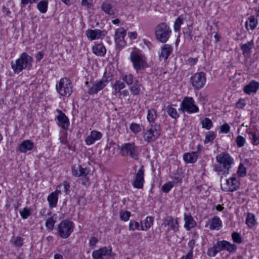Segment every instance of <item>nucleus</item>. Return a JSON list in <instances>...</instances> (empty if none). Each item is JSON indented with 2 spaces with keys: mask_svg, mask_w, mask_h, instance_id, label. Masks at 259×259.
<instances>
[{
  "mask_svg": "<svg viewBox=\"0 0 259 259\" xmlns=\"http://www.w3.org/2000/svg\"><path fill=\"white\" fill-rule=\"evenodd\" d=\"M216 160L218 163L214 165V170L222 174H228L234 162L233 158L228 153L223 152L217 156Z\"/></svg>",
  "mask_w": 259,
  "mask_h": 259,
  "instance_id": "f257e3e1",
  "label": "nucleus"
},
{
  "mask_svg": "<svg viewBox=\"0 0 259 259\" xmlns=\"http://www.w3.org/2000/svg\"><path fill=\"white\" fill-rule=\"evenodd\" d=\"M32 61V57L24 52L21 54L19 58L11 62V67L15 73H19L24 69L31 67Z\"/></svg>",
  "mask_w": 259,
  "mask_h": 259,
  "instance_id": "f03ea898",
  "label": "nucleus"
},
{
  "mask_svg": "<svg viewBox=\"0 0 259 259\" xmlns=\"http://www.w3.org/2000/svg\"><path fill=\"white\" fill-rule=\"evenodd\" d=\"M171 33L169 26L164 22L158 24L155 28V38L162 43H165L168 40Z\"/></svg>",
  "mask_w": 259,
  "mask_h": 259,
  "instance_id": "7ed1b4c3",
  "label": "nucleus"
},
{
  "mask_svg": "<svg viewBox=\"0 0 259 259\" xmlns=\"http://www.w3.org/2000/svg\"><path fill=\"white\" fill-rule=\"evenodd\" d=\"M161 134V127L159 124H155L152 125L150 128L144 130L143 137L145 142L150 143L154 142Z\"/></svg>",
  "mask_w": 259,
  "mask_h": 259,
  "instance_id": "20e7f679",
  "label": "nucleus"
},
{
  "mask_svg": "<svg viewBox=\"0 0 259 259\" xmlns=\"http://www.w3.org/2000/svg\"><path fill=\"white\" fill-rule=\"evenodd\" d=\"M57 92L62 96H69L72 92V85L70 79L63 77L56 85Z\"/></svg>",
  "mask_w": 259,
  "mask_h": 259,
  "instance_id": "39448f33",
  "label": "nucleus"
},
{
  "mask_svg": "<svg viewBox=\"0 0 259 259\" xmlns=\"http://www.w3.org/2000/svg\"><path fill=\"white\" fill-rule=\"evenodd\" d=\"M130 59L137 72L148 67L145 57L140 53L133 51L131 54Z\"/></svg>",
  "mask_w": 259,
  "mask_h": 259,
  "instance_id": "423d86ee",
  "label": "nucleus"
},
{
  "mask_svg": "<svg viewBox=\"0 0 259 259\" xmlns=\"http://www.w3.org/2000/svg\"><path fill=\"white\" fill-rule=\"evenodd\" d=\"M73 229L74 226L72 222L64 220L58 226V234L61 238H67L73 232Z\"/></svg>",
  "mask_w": 259,
  "mask_h": 259,
  "instance_id": "0eeeda50",
  "label": "nucleus"
},
{
  "mask_svg": "<svg viewBox=\"0 0 259 259\" xmlns=\"http://www.w3.org/2000/svg\"><path fill=\"white\" fill-rule=\"evenodd\" d=\"M120 152L122 155H129L135 160L139 158L138 149L134 143L123 144L121 147Z\"/></svg>",
  "mask_w": 259,
  "mask_h": 259,
  "instance_id": "6e6552de",
  "label": "nucleus"
},
{
  "mask_svg": "<svg viewBox=\"0 0 259 259\" xmlns=\"http://www.w3.org/2000/svg\"><path fill=\"white\" fill-rule=\"evenodd\" d=\"M180 110L188 113H196L199 111L198 107L195 105L193 99L188 97H185L183 100Z\"/></svg>",
  "mask_w": 259,
  "mask_h": 259,
  "instance_id": "1a4fd4ad",
  "label": "nucleus"
},
{
  "mask_svg": "<svg viewBox=\"0 0 259 259\" xmlns=\"http://www.w3.org/2000/svg\"><path fill=\"white\" fill-rule=\"evenodd\" d=\"M92 256L93 259H113L111 248L110 246L103 247L94 250Z\"/></svg>",
  "mask_w": 259,
  "mask_h": 259,
  "instance_id": "9d476101",
  "label": "nucleus"
},
{
  "mask_svg": "<svg viewBox=\"0 0 259 259\" xmlns=\"http://www.w3.org/2000/svg\"><path fill=\"white\" fill-rule=\"evenodd\" d=\"M190 81L194 89H200L206 82L205 74L202 72L196 73L191 77Z\"/></svg>",
  "mask_w": 259,
  "mask_h": 259,
  "instance_id": "9b49d317",
  "label": "nucleus"
},
{
  "mask_svg": "<svg viewBox=\"0 0 259 259\" xmlns=\"http://www.w3.org/2000/svg\"><path fill=\"white\" fill-rule=\"evenodd\" d=\"M239 187L238 180L234 177H232L226 180V183L222 187V189L226 192H234L237 190Z\"/></svg>",
  "mask_w": 259,
  "mask_h": 259,
  "instance_id": "f8f14e48",
  "label": "nucleus"
},
{
  "mask_svg": "<svg viewBox=\"0 0 259 259\" xmlns=\"http://www.w3.org/2000/svg\"><path fill=\"white\" fill-rule=\"evenodd\" d=\"M107 81L105 80H97L94 82L88 90L89 95L97 94L99 91L103 90L106 85Z\"/></svg>",
  "mask_w": 259,
  "mask_h": 259,
  "instance_id": "ddd939ff",
  "label": "nucleus"
},
{
  "mask_svg": "<svg viewBox=\"0 0 259 259\" xmlns=\"http://www.w3.org/2000/svg\"><path fill=\"white\" fill-rule=\"evenodd\" d=\"M144 171L142 166L138 171L135 180L133 182V186L137 189H142L143 187L144 179Z\"/></svg>",
  "mask_w": 259,
  "mask_h": 259,
  "instance_id": "4468645a",
  "label": "nucleus"
},
{
  "mask_svg": "<svg viewBox=\"0 0 259 259\" xmlns=\"http://www.w3.org/2000/svg\"><path fill=\"white\" fill-rule=\"evenodd\" d=\"M162 226H168L174 232H176L179 230V223L177 219H174L171 216H167L163 220Z\"/></svg>",
  "mask_w": 259,
  "mask_h": 259,
  "instance_id": "2eb2a0df",
  "label": "nucleus"
},
{
  "mask_svg": "<svg viewBox=\"0 0 259 259\" xmlns=\"http://www.w3.org/2000/svg\"><path fill=\"white\" fill-rule=\"evenodd\" d=\"M126 35V30L123 28L117 29L115 32V41L119 47H122L125 45L124 37Z\"/></svg>",
  "mask_w": 259,
  "mask_h": 259,
  "instance_id": "dca6fc26",
  "label": "nucleus"
},
{
  "mask_svg": "<svg viewBox=\"0 0 259 259\" xmlns=\"http://www.w3.org/2000/svg\"><path fill=\"white\" fill-rule=\"evenodd\" d=\"M218 246L220 248L221 251L226 250L230 252H235L237 249L236 245L226 240L218 241Z\"/></svg>",
  "mask_w": 259,
  "mask_h": 259,
  "instance_id": "f3484780",
  "label": "nucleus"
},
{
  "mask_svg": "<svg viewBox=\"0 0 259 259\" xmlns=\"http://www.w3.org/2000/svg\"><path fill=\"white\" fill-rule=\"evenodd\" d=\"M85 34L91 40L100 39L104 35V32L100 29H88L85 31Z\"/></svg>",
  "mask_w": 259,
  "mask_h": 259,
  "instance_id": "a211bd4d",
  "label": "nucleus"
},
{
  "mask_svg": "<svg viewBox=\"0 0 259 259\" xmlns=\"http://www.w3.org/2000/svg\"><path fill=\"white\" fill-rule=\"evenodd\" d=\"M184 227L187 230L189 231L196 226V222L194 220L190 213H185L184 214Z\"/></svg>",
  "mask_w": 259,
  "mask_h": 259,
  "instance_id": "6ab92c4d",
  "label": "nucleus"
},
{
  "mask_svg": "<svg viewBox=\"0 0 259 259\" xmlns=\"http://www.w3.org/2000/svg\"><path fill=\"white\" fill-rule=\"evenodd\" d=\"M59 194H61V190H57L48 196L47 200L50 207L53 208L56 206Z\"/></svg>",
  "mask_w": 259,
  "mask_h": 259,
  "instance_id": "aec40b11",
  "label": "nucleus"
},
{
  "mask_svg": "<svg viewBox=\"0 0 259 259\" xmlns=\"http://www.w3.org/2000/svg\"><path fill=\"white\" fill-rule=\"evenodd\" d=\"M33 143L29 140H24L21 142L18 147V150L21 153H26L33 148Z\"/></svg>",
  "mask_w": 259,
  "mask_h": 259,
  "instance_id": "412c9836",
  "label": "nucleus"
},
{
  "mask_svg": "<svg viewBox=\"0 0 259 259\" xmlns=\"http://www.w3.org/2000/svg\"><path fill=\"white\" fill-rule=\"evenodd\" d=\"M57 111L59 114L57 119L60 126L64 129L67 128L69 124L68 118L61 110L58 109Z\"/></svg>",
  "mask_w": 259,
  "mask_h": 259,
  "instance_id": "4be33fe9",
  "label": "nucleus"
},
{
  "mask_svg": "<svg viewBox=\"0 0 259 259\" xmlns=\"http://www.w3.org/2000/svg\"><path fill=\"white\" fill-rule=\"evenodd\" d=\"M259 88V82L255 80L251 81L244 88V91L247 94L255 93Z\"/></svg>",
  "mask_w": 259,
  "mask_h": 259,
  "instance_id": "5701e85b",
  "label": "nucleus"
},
{
  "mask_svg": "<svg viewBox=\"0 0 259 259\" xmlns=\"http://www.w3.org/2000/svg\"><path fill=\"white\" fill-rule=\"evenodd\" d=\"M72 170L73 175L76 177L88 176L90 172L89 170L86 168H82L80 165L77 166H73L72 167Z\"/></svg>",
  "mask_w": 259,
  "mask_h": 259,
  "instance_id": "b1692460",
  "label": "nucleus"
},
{
  "mask_svg": "<svg viewBox=\"0 0 259 259\" xmlns=\"http://www.w3.org/2000/svg\"><path fill=\"white\" fill-rule=\"evenodd\" d=\"M101 9L106 14L110 16L115 14V9L109 1L104 2L101 5Z\"/></svg>",
  "mask_w": 259,
  "mask_h": 259,
  "instance_id": "393cba45",
  "label": "nucleus"
},
{
  "mask_svg": "<svg viewBox=\"0 0 259 259\" xmlns=\"http://www.w3.org/2000/svg\"><path fill=\"white\" fill-rule=\"evenodd\" d=\"M172 49L171 47L168 45H164L161 49V52L159 54L160 59L166 60L170 54Z\"/></svg>",
  "mask_w": 259,
  "mask_h": 259,
  "instance_id": "a878e982",
  "label": "nucleus"
},
{
  "mask_svg": "<svg viewBox=\"0 0 259 259\" xmlns=\"http://www.w3.org/2000/svg\"><path fill=\"white\" fill-rule=\"evenodd\" d=\"M93 52L99 56H103L106 52L105 47L101 44L96 45L92 48Z\"/></svg>",
  "mask_w": 259,
  "mask_h": 259,
  "instance_id": "bb28decb",
  "label": "nucleus"
},
{
  "mask_svg": "<svg viewBox=\"0 0 259 259\" xmlns=\"http://www.w3.org/2000/svg\"><path fill=\"white\" fill-rule=\"evenodd\" d=\"M197 157V152H192L185 153L183 155V159L187 163H193L196 161Z\"/></svg>",
  "mask_w": 259,
  "mask_h": 259,
  "instance_id": "cd10ccee",
  "label": "nucleus"
},
{
  "mask_svg": "<svg viewBox=\"0 0 259 259\" xmlns=\"http://www.w3.org/2000/svg\"><path fill=\"white\" fill-rule=\"evenodd\" d=\"M154 218L152 217H147L145 220L141 223V230L146 231L153 225Z\"/></svg>",
  "mask_w": 259,
  "mask_h": 259,
  "instance_id": "c85d7f7f",
  "label": "nucleus"
},
{
  "mask_svg": "<svg viewBox=\"0 0 259 259\" xmlns=\"http://www.w3.org/2000/svg\"><path fill=\"white\" fill-rule=\"evenodd\" d=\"M254 47V42L253 40L248 41L247 43L242 44L240 46L241 51L243 55H247L250 53L251 49Z\"/></svg>",
  "mask_w": 259,
  "mask_h": 259,
  "instance_id": "c756f323",
  "label": "nucleus"
},
{
  "mask_svg": "<svg viewBox=\"0 0 259 259\" xmlns=\"http://www.w3.org/2000/svg\"><path fill=\"white\" fill-rule=\"evenodd\" d=\"M125 87V83L123 81L120 80H116L115 82L112 84V88L114 90L113 93V95H116L120 93V91L124 89Z\"/></svg>",
  "mask_w": 259,
  "mask_h": 259,
  "instance_id": "7c9ffc66",
  "label": "nucleus"
},
{
  "mask_svg": "<svg viewBox=\"0 0 259 259\" xmlns=\"http://www.w3.org/2000/svg\"><path fill=\"white\" fill-rule=\"evenodd\" d=\"M120 79L127 85H132L134 81V76L131 73H121Z\"/></svg>",
  "mask_w": 259,
  "mask_h": 259,
  "instance_id": "2f4dec72",
  "label": "nucleus"
},
{
  "mask_svg": "<svg viewBox=\"0 0 259 259\" xmlns=\"http://www.w3.org/2000/svg\"><path fill=\"white\" fill-rule=\"evenodd\" d=\"M157 117V113L156 111L153 108L148 110L147 119L149 123H154Z\"/></svg>",
  "mask_w": 259,
  "mask_h": 259,
  "instance_id": "473e14b6",
  "label": "nucleus"
},
{
  "mask_svg": "<svg viewBox=\"0 0 259 259\" xmlns=\"http://www.w3.org/2000/svg\"><path fill=\"white\" fill-rule=\"evenodd\" d=\"M257 24V19L254 16H251L249 17L248 20L245 23V26L248 29V26L251 30H254Z\"/></svg>",
  "mask_w": 259,
  "mask_h": 259,
  "instance_id": "72a5a7b5",
  "label": "nucleus"
},
{
  "mask_svg": "<svg viewBox=\"0 0 259 259\" xmlns=\"http://www.w3.org/2000/svg\"><path fill=\"white\" fill-rule=\"evenodd\" d=\"M209 228L211 230L219 229L222 224V222L219 218L215 217L209 221Z\"/></svg>",
  "mask_w": 259,
  "mask_h": 259,
  "instance_id": "f704fd0d",
  "label": "nucleus"
},
{
  "mask_svg": "<svg viewBox=\"0 0 259 259\" xmlns=\"http://www.w3.org/2000/svg\"><path fill=\"white\" fill-rule=\"evenodd\" d=\"M249 135V139L251 141V143L254 146L259 144V134H256L255 132L251 131H246Z\"/></svg>",
  "mask_w": 259,
  "mask_h": 259,
  "instance_id": "c9c22d12",
  "label": "nucleus"
},
{
  "mask_svg": "<svg viewBox=\"0 0 259 259\" xmlns=\"http://www.w3.org/2000/svg\"><path fill=\"white\" fill-rule=\"evenodd\" d=\"M220 251H221V249L218 246L217 242L212 247L208 249L207 254L210 257H214Z\"/></svg>",
  "mask_w": 259,
  "mask_h": 259,
  "instance_id": "e433bc0d",
  "label": "nucleus"
},
{
  "mask_svg": "<svg viewBox=\"0 0 259 259\" xmlns=\"http://www.w3.org/2000/svg\"><path fill=\"white\" fill-rule=\"evenodd\" d=\"M220 251H221V249L218 246L217 242L212 247L208 249L207 254L210 257H214Z\"/></svg>",
  "mask_w": 259,
  "mask_h": 259,
  "instance_id": "4c0bfd02",
  "label": "nucleus"
},
{
  "mask_svg": "<svg viewBox=\"0 0 259 259\" xmlns=\"http://www.w3.org/2000/svg\"><path fill=\"white\" fill-rule=\"evenodd\" d=\"M167 113L168 115L172 118L177 119L179 118V115L177 110L171 106H168L166 107Z\"/></svg>",
  "mask_w": 259,
  "mask_h": 259,
  "instance_id": "58836bf2",
  "label": "nucleus"
},
{
  "mask_svg": "<svg viewBox=\"0 0 259 259\" xmlns=\"http://www.w3.org/2000/svg\"><path fill=\"white\" fill-rule=\"evenodd\" d=\"M141 86V84L136 81L134 84L130 87V90L133 95H138L140 94Z\"/></svg>",
  "mask_w": 259,
  "mask_h": 259,
  "instance_id": "ea45409f",
  "label": "nucleus"
},
{
  "mask_svg": "<svg viewBox=\"0 0 259 259\" xmlns=\"http://www.w3.org/2000/svg\"><path fill=\"white\" fill-rule=\"evenodd\" d=\"M48 2L47 1H41L37 4V8L41 13H45L48 10Z\"/></svg>",
  "mask_w": 259,
  "mask_h": 259,
  "instance_id": "a19ab883",
  "label": "nucleus"
},
{
  "mask_svg": "<svg viewBox=\"0 0 259 259\" xmlns=\"http://www.w3.org/2000/svg\"><path fill=\"white\" fill-rule=\"evenodd\" d=\"M246 223L249 227H252L255 225V220L254 215L253 214H248L246 219Z\"/></svg>",
  "mask_w": 259,
  "mask_h": 259,
  "instance_id": "79ce46f5",
  "label": "nucleus"
},
{
  "mask_svg": "<svg viewBox=\"0 0 259 259\" xmlns=\"http://www.w3.org/2000/svg\"><path fill=\"white\" fill-rule=\"evenodd\" d=\"M202 127L206 128V130H209L212 126V122L211 120L208 118H204L201 121Z\"/></svg>",
  "mask_w": 259,
  "mask_h": 259,
  "instance_id": "37998d69",
  "label": "nucleus"
},
{
  "mask_svg": "<svg viewBox=\"0 0 259 259\" xmlns=\"http://www.w3.org/2000/svg\"><path fill=\"white\" fill-rule=\"evenodd\" d=\"M31 209L29 207H25L22 210L20 211L21 217L23 219H26L28 217L31 215Z\"/></svg>",
  "mask_w": 259,
  "mask_h": 259,
  "instance_id": "c03bdc74",
  "label": "nucleus"
},
{
  "mask_svg": "<svg viewBox=\"0 0 259 259\" xmlns=\"http://www.w3.org/2000/svg\"><path fill=\"white\" fill-rule=\"evenodd\" d=\"M130 129L135 134H137L142 131L141 125L139 124L134 122L130 125Z\"/></svg>",
  "mask_w": 259,
  "mask_h": 259,
  "instance_id": "a18cd8bd",
  "label": "nucleus"
},
{
  "mask_svg": "<svg viewBox=\"0 0 259 259\" xmlns=\"http://www.w3.org/2000/svg\"><path fill=\"white\" fill-rule=\"evenodd\" d=\"M56 220L53 217L48 218L46 222V226L50 230H53L54 227Z\"/></svg>",
  "mask_w": 259,
  "mask_h": 259,
  "instance_id": "49530a36",
  "label": "nucleus"
},
{
  "mask_svg": "<svg viewBox=\"0 0 259 259\" xmlns=\"http://www.w3.org/2000/svg\"><path fill=\"white\" fill-rule=\"evenodd\" d=\"M129 229L130 230L134 231L135 230H141V225L135 221L131 220L129 224Z\"/></svg>",
  "mask_w": 259,
  "mask_h": 259,
  "instance_id": "de8ad7c7",
  "label": "nucleus"
},
{
  "mask_svg": "<svg viewBox=\"0 0 259 259\" xmlns=\"http://www.w3.org/2000/svg\"><path fill=\"white\" fill-rule=\"evenodd\" d=\"M215 138V135L214 132L210 131L208 132L206 135L205 139L204 140V143H208L212 142Z\"/></svg>",
  "mask_w": 259,
  "mask_h": 259,
  "instance_id": "09e8293b",
  "label": "nucleus"
},
{
  "mask_svg": "<svg viewBox=\"0 0 259 259\" xmlns=\"http://www.w3.org/2000/svg\"><path fill=\"white\" fill-rule=\"evenodd\" d=\"M245 139L241 136H238L235 140V142L236 143V144L238 146V147H242L244 146L245 143Z\"/></svg>",
  "mask_w": 259,
  "mask_h": 259,
  "instance_id": "8fccbe9b",
  "label": "nucleus"
},
{
  "mask_svg": "<svg viewBox=\"0 0 259 259\" xmlns=\"http://www.w3.org/2000/svg\"><path fill=\"white\" fill-rule=\"evenodd\" d=\"M238 175L241 177H243L246 175V169L243 164L240 163L238 166L237 170Z\"/></svg>",
  "mask_w": 259,
  "mask_h": 259,
  "instance_id": "3c124183",
  "label": "nucleus"
},
{
  "mask_svg": "<svg viewBox=\"0 0 259 259\" xmlns=\"http://www.w3.org/2000/svg\"><path fill=\"white\" fill-rule=\"evenodd\" d=\"M183 23V19L181 17H178L175 21L174 28V30L176 32H177L180 30L181 25Z\"/></svg>",
  "mask_w": 259,
  "mask_h": 259,
  "instance_id": "603ef678",
  "label": "nucleus"
},
{
  "mask_svg": "<svg viewBox=\"0 0 259 259\" xmlns=\"http://www.w3.org/2000/svg\"><path fill=\"white\" fill-rule=\"evenodd\" d=\"M232 238L233 241L237 243H241L242 242V238L238 233L234 232L232 234Z\"/></svg>",
  "mask_w": 259,
  "mask_h": 259,
  "instance_id": "864d4df0",
  "label": "nucleus"
},
{
  "mask_svg": "<svg viewBox=\"0 0 259 259\" xmlns=\"http://www.w3.org/2000/svg\"><path fill=\"white\" fill-rule=\"evenodd\" d=\"M130 216L131 212L128 211H125L124 212H121L120 214L121 220H122L123 221H128Z\"/></svg>",
  "mask_w": 259,
  "mask_h": 259,
  "instance_id": "5fc2aeb1",
  "label": "nucleus"
},
{
  "mask_svg": "<svg viewBox=\"0 0 259 259\" xmlns=\"http://www.w3.org/2000/svg\"><path fill=\"white\" fill-rule=\"evenodd\" d=\"M173 185L171 182H168V183L164 184L162 187V190L165 193L168 192L170 189L172 188Z\"/></svg>",
  "mask_w": 259,
  "mask_h": 259,
  "instance_id": "6e6d98bb",
  "label": "nucleus"
},
{
  "mask_svg": "<svg viewBox=\"0 0 259 259\" xmlns=\"http://www.w3.org/2000/svg\"><path fill=\"white\" fill-rule=\"evenodd\" d=\"M95 141L98 140L102 138V134L96 131L91 132L90 134Z\"/></svg>",
  "mask_w": 259,
  "mask_h": 259,
  "instance_id": "4d7b16f0",
  "label": "nucleus"
},
{
  "mask_svg": "<svg viewBox=\"0 0 259 259\" xmlns=\"http://www.w3.org/2000/svg\"><path fill=\"white\" fill-rule=\"evenodd\" d=\"M14 244L16 247H20L22 246L23 244V238L19 236L17 237L14 241Z\"/></svg>",
  "mask_w": 259,
  "mask_h": 259,
  "instance_id": "13d9d810",
  "label": "nucleus"
},
{
  "mask_svg": "<svg viewBox=\"0 0 259 259\" xmlns=\"http://www.w3.org/2000/svg\"><path fill=\"white\" fill-rule=\"evenodd\" d=\"M230 126L228 123H224L221 126V131L222 133L227 134L229 132Z\"/></svg>",
  "mask_w": 259,
  "mask_h": 259,
  "instance_id": "bf43d9fd",
  "label": "nucleus"
},
{
  "mask_svg": "<svg viewBox=\"0 0 259 259\" xmlns=\"http://www.w3.org/2000/svg\"><path fill=\"white\" fill-rule=\"evenodd\" d=\"M60 143L62 144H67V137L66 132H64L60 137Z\"/></svg>",
  "mask_w": 259,
  "mask_h": 259,
  "instance_id": "052dcab7",
  "label": "nucleus"
},
{
  "mask_svg": "<svg viewBox=\"0 0 259 259\" xmlns=\"http://www.w3.org/2000/svg\"><path fill=\"white\" fill-rule=\"evenodd\" d=\"M246 105L245 101L244 99H239L238 101L236 103V106L237 108L242 109Z\"/></svg>",
  "mask_w": 259,
  "mask_h": 259,
  "instance_id": "680f3d73",
  "label": "nucleus"
},
{
  "mask_svg": "<svg viewBox=\"0 0 259 259\" xmlns=\"http://www.w3.org/2000/svg\"><path fill=\"white\" fill-rule=\"evenodd\" d=\"M38 1V0H21V5L22 7H24L28 4H32L33 3H36Z\"/></svg>",
  "mask_w": 259,
  "mask_h": 259,
  "instance_id": "e2e57ef3",
  "label": "nucleus"
},
{
  "mask_svg": "<svg viewBox=\"0 0 259 259\" xmlns=\"http://www.w3.org/2000/svg\"><path fill=\"white\" fill-rule=\"evenodd\" d=\"M82 177L80 179L81 184L84 186H88L90 184V180L87 176H82Z\"/></svg>",
  "mask_w": 259,
  "mask_h": 259,
  "instance_id": "0e129e2a",
  "label": "nucleus"
},
{
  "mask_svg": "<svg viewBox=\"0 0 259 259\" xmlns=\"http://www.w3.org/2000/svg\"><path fill=\"white\" fill-rule=\"evenodd\" d=\"M63 186V191L65 194H67L68 192V191L70 188V186L68 182H64L62 184H60L59 187H61Z\"/></svg>",
  "mask_w": 259,
  "mask_h": 259,
  "instance_id": "69168bd1",
  "label": "nucleus"
},
{
  "mask_svg": "<svg viewBox=\"0 0 259 259\" xmlns=\"http://www.w3.org/2000/svg\"><path fill=\"white\" fill-rule=\"evenodd\" d=\"M98 240L97 238L95 237H92L91 238L90 240L89 245L91 247H95L97 243L98 242Z\"/></svg>",
  "mask_w": 259,
  "mask_h": 259,
  "instance_id": "338daca9",
  "label": "nucleus"
},
{
  "mask_svg": "<svg viewBox=\"0 0 259 259\" xmlns=\"http://www.w3.org/2000/svg\"><path fill=\"white\" fill-rule=\"evenodd\" d=\"M95 141L91 135L88 136L85 139V143L88 145L93 144Z\"/></svg>",
  "mask_w": 259,
  "mask_h": 259,
  "instance_id": "774afa93",
  "label": "nucleus"
}]
</instances>
